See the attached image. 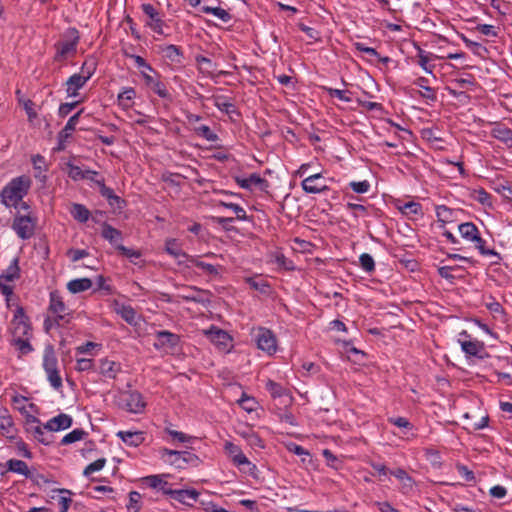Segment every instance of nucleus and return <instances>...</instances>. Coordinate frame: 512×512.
Masks as SVG:
<instances>
[{
    "mask_svg": "<svg viewBox=\"0 0 512 512\" xmlns=\"http://www.w3.org/2000/svg\"><path fill=\"white\" fill-rule=\"evenodd\" d=\"M32 180L27 175H20L11 179L0 193L1 202L6 207L17 208L18 204L28 194Z\"/></svg>",
    "mask_w": 512,
    "mask_h": 512,
    "instance_id": "nucleus-1",
    "label": "nucleus"
},
{
    "mask_svg": "<svg viewBox=\"0 0 512 512\" xmlns=\"http://www.w3.org/2000/svg\"><path fill=\"white\" fill-rule=\"evenodd\" d=\"M80 41L79 31L75 27H69L61 37V40L54 44L56 54L54 61L60 62L67 59L69 55L73 56L77 52V46Z\"/></svg>",
    "mask_w": 512,
    "mask_h": 512,
    "instance_id": "nucleus-2",
    "label": "nucleus"
},
{
    "mask_svg": "<svg viewBox=\"0 0 512 512\" xmlns=\"http://www.w3.org/2000/svg\"><path fill=\"white\" fill-rule=\"evenodd\" d=\"M161 458L168 462L170 465L175 466L177 469H185L188 465L197 467L201 460L200 458L189 451H177L168 448L160 450Z\"/></svg>",
    "mask_w": 512,
    "mask_h": 512,
    "instance_id": "nucleus-3",
    "label": "nucleus"
},
{
    "mask_svg": "<svg viewBox=\"0 0 512 512\" xmlns=\"http://www.w3.org/2000/svg\"><path fill=\"white\" fill-rule=\"evenodd\" d=\"M37 225V217L32 213L20 214L19 212L14 216L12 222V229L17 236L22 240L30 239L35 232Z\"/></svg>",
    "mask_w": 512,
    "mask_h": 512,
    "instance_id": "nucleus-4",
    "label": "nucleus"
},
{
    "mask_svg": "<svg viewBox=\"0 0 512 512\" xmlns=\"http://www.w3.org/2000/svg\"><path fill=\"white\" fill-rule=\"evenodd\" d=\"M12 338H23L32 336V326L29 317L25 314L24 308L17 305L13 319L10 323Z\"/></svg>",
    "mask_w": 512,
    "mask_h": 512,
    "instance_id": "nucleus-5",
    "label": "nucleus"
},
{
    "mask_svg": "<svg viewBox=\"0 0 512 512\" xmlns=\"http://www.w3.org/2000/svg\"><path fill=\"white\" fill-rule=\"evenodd\" d=\"M153 344L156 350H162L168 354H174L180 350L181 338L178 334L167 330H160L155 333Z\"/></svg>",
    "mask_w": 512,
    "mask_h": 512,
    "instance_id": "nucleus-6",
    "label": "nucleus"
},
{
    "mask_svg": "<svg viewBox=\"0 0 512 512\" xmlns=\"http://www.w3.org/2000/svg\"><path fill=\"white\" fill-rule=\"evenodd\" d=\"M120 407L130 413H142L146 407V403L140 392L125 391L120 396Z\"/></svg>",
    "mask_w": 512,
    "mask_h": 512,
    "instance_id": "nucleus-7",
    "label": "nucleus"
},
{
    "mask_svg": "<svg viewBox=\"0 0 512 512\" xmlns=\"http://www.w3.org/2000/svg\"><path fill=\"white\" fill-rule=\"evenodd\" d=\"M110 308L113 312L119 315L127 324L131 326H138L141 321V316L132 308L131 305H126L118 299H114L110 303Z\"/></svg>",
    "mask_w": 512,
    "mask_h": 512,
    "instance_id": "nucleus-8",
    "label": "nucleus"
},
{
    "mask_svg": "<svg viewBox=\"0 0 512 512\" xmlns=\"http://www.w3.org/2000/svg\"><path fill=\"white\" fill-rule=\"evenodd\" d=\"M257 348L272 355L277 350V341L273 332L266 328H259L255 336Z\"/></svg>",
    "mask_w": 512,
    "mask_h": 512,
    "instance_id": "nucleus-9",
    "label": "nucleus"
},
{
    "mask_svg": "<svg viewBox=\"0 0 512 512\" xmlns=\"http://www.w3.org/2000/svg\"><path fill=\"white\" fill-rule=\"evenodd\" d=\"M141 9L146 16H148L149 20L146 22V26L152 29L155 33L159 35H163V26L165 25L164 21L160 18V13L158 10L149 3H143L141 5Z\"/></svg>",
    "mask_w": 512,
    "mask_h": 512,
    "instance_id": "nucleus-10",
    "label": "nucleus"
},
{
    "mask_svg": "<svg viewBox=\"0 0 512 512\" xmlns=\"http://www.w3.org/2000/svg\"><path fill=\"white\" fill-rule=\"evenodd\" d=\"M141 75L144 79L145 85L150 88L155 94H157L160 98L171 101V94L168 92L166 85L160 81V75L155 74L156 77L142 71Z\"/></svg>",
    "mask_w": 512,
    "mask_h": 512,
    "instance_id": "nucleus-11",
    "label": "nucleus"
},
{
    "mask_svg": "<svg viewBox=\"0 0 512 512\" xmlns=\"http://www.w3.org/2000/svg\"><path fill=\"white\" fill-rule=\"evenodd\" d=\"M206 334L209 339L214 343L220 350L229 351L231 347L232 337L224 330L212 326Z\"/></svg>",
    "mask_w": 512,
    "mask_h": 512,
    "instance_id": "nucleus-12",
    "label": "nucleus"
},
{
    "mask_svg": "<svg viewBox=\"0 0 512 512\" xmlns=\"http://www.w3.org/2000/svg\"><path fill=\"white\" fill-rule=\"evenodd\" d=\"M84 109L79 110L77 113L72 115L64 128L58 133L57 140H58V150L65 148V143L68 141V139L72 136V133L75 131L76 125L79 122V118L81 114L83 113Z\"/></svg>",
    "mask_w": 512,
    "mask_h": 512,
    "instance_id": "nucleus-13",
    "label": "nucleus"
},
{
    "mask_svg": "<svg viewBox=\"0 0 512 512\" xmlns=\"http://www.w3.org/2000/svg\"><path fill=\"white\" fill-rule=\"evenodd\" d=\"M323 176L321 173H316L304 178L301 182L302 189L308 194H318L325 191H329L330 188L319 182Z\"/></svg>",
    "mask_w": 512,
    "mask_h": 512,
    "instance_id": "nucleus-14",
    "label": "nucleus"
},
{
    "mask_svg": "<svg viewBox=\"0 0 512 512\" xmlns=\"http://www.w3.org/2000/svg\"><path fill=\"white\" fill-rule=\"evenodd\" d=\"M235 182L243 189L252 190V186H258L261 191H265L269 187V182L257 173H252L248 178L233 176Z\"/></svg>",
    "mask_w": 512,
    "mask_h": 512,
    "instance_id": "nucleus-15",
    "label": "nucleus"
},
{
    "mask_svg": "<svg viewBox=\"0 0 512 512\" xmlns=\"http://www.w3.org/2000/svg\"><path fill=\"white\" fill-rule=\"evenodd\" d=\"M122 371L120 362L102 358L99 360L98 372L105 378L116 379L117 375Z\"/></svg>",
    "mask_w": 512,
    "mask_h": 512,
    "instance_id": "nucleus-16",
    "label": "nucleus"
},
{
    "mask_svg": "<svg viewBox=\"0 0 512 512\" xmlns=\"http://www.w3.org/2000/svg\"><path fill=\"white\" fill-rule=\"evenodd\" d=\"M72 423L73 419L70 415L60 413L57 416L51 418L46 424H44V428L50 432H56L70 428Z\"/></svg>",
    "mask_w": 512,
    "mask_h": 512,
    "instance_id": "nucleus-17",
    "label": "nucleus"
},
{
    "mask_svg": "<svg viewBox=\"0 0 512 512\" xmlns=\"http://www.w3.org/2000/svg\"><path fill=\"white\" fill-rule=\"evenodd\" d=\"M169 496L187 506H193L192 502H196L200 493L195 489H175L174 491H168Z\"/></svg>",
    "mask_w": 512,
    "mask_h": 512,
    "instance_id": "nucleus-18",
    "label": "nucleus"
},
{
    "mask_svg": "<svg viewBox=\"0 0 512 512\" xmlns=\"http://www.w3.org/2000/svg\"><path fill=\"white\" fill-rule=\"evenodd\" d=\"M49 311L57 316L59 319H65L66 315H68L67 307L64 304L62 297L59 296L58 290H52L50 293V304Z\"/></svg>",
    "mask_w": 512,
    "mask_h": 512,
    "instance_id": "nucleus-19",
    "label": "nucleus"
},
{
    "mask_svg": "<svg viewBox=\"0 0 512 512\" xmlns=\"http://www.w3.org/2000/svg\"><path fill=\"white\" fill-rule=\"evenodd\" d=\"M163 476L164 475H149L142 478V483L152 489L161 491L164 495L169 496L168 491H174L175 489L170 487V484L163 479Z\"/></svg>",
    "mask_w": 512,
    "mask_h": 512,
    "instance_id": "nucleus-20",
    "label": "nucleus"
},
{
    "mask_svg": "<svg viewBox=\"0 0 512 512\" xmlns=\"http://www.w3.org/2000/svg\"><path fill=\"white\" fill-rule=\"evenodd\" d=\"M429 80L426 77H418L414 84L420 87L422 90L415 91L420 97L430 101L432 103L437 101V93L436 90L430 86H428Z\"/></svg>",
    "mask_w": 512,
    "mask_h": 512,
    "instance_id": "nucleus-21",
    "label": "nucleus"
},
{
    "mask_svg": "<svg viewBox=\"0 0 512 512\" xmlns=\"http://www.w3.org/2000/svg\"><path fill=\"white\" fill-rule=\"evenodd\" d=\"M116 436L130 447H138L145 440L144 432L142 431H118Z\"/></svg>",
    "mask_w": 512,
    "mask_h": 512,
    "instance_id": "nucleus-22",
    "label": "nucleus"
},
{
    "mask_svg": "<svg viewBox=\"0 0 512 512\" xmlns=\"http://www.w3.org/2000/svg\"><path fill=\"white\" fill-rule=\"evenodd\" d=\"M20 277V268L18 266V259L15 258L11 262V264L7 267L2 274H0V288H12L9 285L3 283V280L6 282H13L15 279Z\"/></svg>",
    "mask_w": 512,
    "mask_h": 512,
    "instance_id": "nucleus-23",
    "label": "nucleus"
},
{
    "mask_svg": "<svg viewBox=\"0 0 512 512\" xmlns=\"http://www.w3.org/2000/svg\"><path fill=\"white\" fill-rule=\"evenodd\" d=\"M491 136L512 148V129L497 123L491 130Z\"/></svg>",
    "mask_w": 512,
    "mask_h": 512,
    "instance_id": "nucleus-24",
    "label": "nucleus"
},
{
    "mask_svg": "<svg viewBox=\"0 0 512 512\" xmlns=\"http://www.w3.org/2000/svg\"><path fill=\"white\" fill-rule=\"evenodd\" d=\"M458 343L461 346L462 351L467 356L479 357V353L484 351L485 346L484 343L478 340H461L458 339ZM480 358H483L480 356Z\"/></svg>",
    "mask_w": 512,
    "mask_h": 512,
    "instance_id": "nucleus-25",
    "label": "nucleus"
},
{
    "mask_svg": "<svg viewBox=\"0 0 512 512\" xmlns=\"http://www.w3.org/2000/svg\"><path fill=\"white\" fill-rule=\"evenodd\" d=\"M101 236L116 248L123 239L122 232L107 222L102 224Z\"/></svg>",
    "mask_w": 512,
    "mask_h": 512,
    "instance_id": "nucleus-26",
    "label": "nucleus"
},
{
    "mask_svg": "<svg viewBox=\"0 0 512 512\" xmlns=\"http://www.w3.org/2000/svg\"><path fill=\"white\" fill-rule=\"evenodd\" d=\"M29 421L38 424L37 426L32 428V432L34 434L35 439L45 446L50 445L53 442V436L51 434H47L44 431L46 429L44 428V426H40V420L35 416H31V419Z\"/></svg>",
    "mask_w": 512,
    "mask_h": 512,
    "instance_id": "nucleus-27",
    "label": "nucleus"
},
{
    "mask_svg": "<svg viewBox=\"0 0 512 512\" xmlns=\"http://www.w3.org/2000/svg\"><path fill=\"white\" fill-rule=\"evenodd\" d=\"M165 251L178 260L181 264L184 262L183 259H187L188 255L181 249L176 239H168L165 242Z\"/></svg>",
    "mask_w": 512,
    "mask_h": 512,
    "instance_id": "nucleus-28",
    "label": "nucleus"
},
{
    "mask_svg": "<svg viewBox=\"0 0 512 512\" xmlns=\"http://www.w3.org/2000/svg\"><path fill=\"white\" fill-rule=\"evenodd\" d=\"M43 368L45 372L58 369V360L52 345H47L44 349Z\"/></svg>",
    "mask_w": 512,
    "mask_h": 512,
    "instance_id": "nucleus-29",
    "label": "nucleus"
},
{
    "mask_svg": "<svg viewBox=\"0 0 512 512\" xmlns=\"http://www.w3.org/2000/svg\"><path fill=\"white\" fill-rule=\"evenodd\" d=\"M7 470L25 476L26 479L30 476L32 469H30L26 462L18 459H9L6 462Z\"/></svg>",
    "mask_w": 512,
    "mask_h": 512,
    "instance_id": "nucleus-30",
    "label": "nucleus"
},
{
    "mask_svg": "<svg viewBox=\"0 0 512 512\" xmlns=\"http://www.w3.org/2000/svg\"><path fill=\"white\" fill-rule=\"evenodd\" d=\"M28 479L39 488L56 483L55 479L50 474L39 473L36 469L32 468Z\"/></svg>",
    "mask_w": 512,
    "mask_h": 512,
    "instance_id": "nucleus-31",
    "label": "nucleus"
},
{
    "mask_svg": "<svg viewBox=\"0 0 512 512\" xmlns=\"http://www.w3.org/2000/svg\"><path fill=\"white\" fill-rule=\"evenodd\" d=\"M68 167V176L73 181L84 180V178H88V175H98L97 171H93L90 169L83 170L81 167L74 165L72 163H67Z\"/></svg>",
    "mask_w": 512,
    "mask_h": 512,
    "instance_id": "nucleus-32",
    "label": "nucleus"
},
{
    "mask_svg": "<svg viewBox=\"0 0 512 512\" xmlns=\"http://www.w3.org/2000/svg\"><path fill=\"white\" fill-rule=\"evenodd\" d=\"M161 51L165 58L169 59L171 62L180 64L183 59V51L179 46L170 44L165 45L161 48Z\"/></svg>",
    "mask_w": 512,
    "mask_h": 512,
    "instance_id": "nucleus-33",
    "label": "nucleus"
},
{
    "mask_svg": "<svg viewBox=\"0 0 512 512\" xmlns=\"http://www.w3.org/2000/svg\"><path fill=\"white\" fill-rule=\"evenodd\" d=\"M418 50V64L427 73L432 74L435 65H429V61L432 58H436L432 53H426L420 46H417Z\"/></svg>",
    "mask_w": 512,
    "mask_h": 512,
    "instance_id": "nucleus-34",
    "label": "nucleus"
},
{
    "mask_svg": "<svg viewBox=\"0 0 512 512\" xmlns=\"http://www.w3.org/2000/svg\"><path fill=\"white\" fill-rule=\"evenodd\" d=\"M70 213L73 216V218L80 223L87 222L91 215L90 211L86 208V206L79 203L72 204Z\"/></svg>",
    "mask_w": 512,
    "mask_h": 512,
    "instance_id": "nucleus-35",
    "label": "nucleus"
},
{
    "mask_svg": "<svg viewBox=\"0 0 512 512\" xmlns=\"http://www.w3.org/2000/svg\"><path fill=\"white\" fill-rule=\"evenodd\" d=\"M458 230L461 237L467 241H471L473 238L476 239L477 232L479 231L477 226L472 222L461 223L458 226Z\"/></svg>",
    "mask_w": 512,
    "mask_h": 512,
    "instance_id": "nucleus-36",
    "label": "nucleus"
},
{
    "mask_svg": "<svg viewBox=\"0 0 512 512\" xmlns=\"http://www.w3.org/2000/svg\"><path fill=\"white\" fill-rule=\"evenodd\" d=\"M265 388L270 393L272 398H280L282 396L288 395V390L285 387L271 379L266 381Z\"/></svg>",
    "mask_w": 512,
    "mask_h": 512,
    "instance_id": "nucleus-37",
    "label": "nucleus"
},
{
    "mask_svg": "<svg viewBox=\"0 0 512 512\" xmlns=\"http://www.w3.org/2000/svg\"><path fill=\"white\" fill-rule=\"evenodd\" d=\"M460 38L465 43V45L472 50V52L475 55H477L481 58H484L485 54L488 53V49L485 46H483L481 43L470 40L464 34H461Z\"/></svg>",
    "mask_w": 512,
    "mask_h": 512,
    "instance_id": "nucleus-38",
    "label": "nucleus"
},
{
    "mask_svg": "<svg viewBox=\"0 0 512 512\" xmlns=\"http://www.w3.org/2000/svg\"><path fill=\"white\" fill-rule=\"evenodd\" d=\"M201 11L206 14H213L225 23L232 19L231 14L227 10L220 7L202 6Z\"/></svg>",
    "mask_w": 512,
    "mask_h": 512,
    "instance_id": "nucleus-39",
    "label": "nucleus"
},
{
    "mask_svg": "<svg viewBox=\"0 0 512 512\" xmlns=\"http://www.w3.org/2000/svg\"><path fill=\"white\" fill-rule=\"evenodd\" d=\"M136 96V91L132 87H126L123 91L118 95V104L122 106L124 109H128L131 107V101Z\"/></svg>",
    "mask_w": 512,
    "mask_h": 512,
    "instance_id": "nucleus-40",
    "label": "nucleus"
},
{
    "mask_svg": "<svg viewBox=\"0 0 512 512\" xmlns=\"http://www.w3.org/2000/svg\"><path fill=\"white\" fill-rule=\"evenodd\" d=\"M219 207H224V208H227V209H231L235 214H236V218L237 220H241V221H246L248 220V216L246 214V211L244 210L243 207H241L240 205L238 204H235V203H232V202H225V201H218V204H217Z\"/></svg>",
    "mask_w": 512,
    "mask_h": 512,
    "instance_id": "nucleus-41",
    "label": "nucleus"
},
{
    "mask_svg": "<svg viewBox=\"0 0 512 512\" xmlns=\"http://www.w3.org/2000/svg\"><path fill=\"white\" fill-rule=\"evenodd\" d=\"M53 491L62 494V496H60L58 499V503L60 505L59 512H68V509L72 503V499L70 497L72 495V491L65 488H59Z\"/></svg>",
    "mask_w": 512,
    "mask_h": 512,
    "instance_id": "nucleus-42",
    "label": "nucleus"
},
{
    "mask_svg": "<svg viewBox=\"0 0 512 512\" xmlns=\"http://www.w3.org/2000/svg\"><path fill=\"white\" fill-rule=\"evenodd\" d=\"M29 340L30 337L12 338L10 344L17 347L21 354L27 355L33 351V347Z\"/></svg>",
    "mask_w": 512,
    "mask_h": 512,
    "instance_id": "nucleus-43",
    "label": "nucleus"
},
{
    "mask_svg": "<svg viewBox=\"0 0 512 512\" xmlns=\"http://www.w3.org/2000/svg\"><path fill=\"white\" fill-rule=\"evenodd\" d=\"M0 431L4 436H10L14 431L13 419L6 411L0 415Z\"/></svg>",
    "mask_w": 512,
    "mask_h": 512,
    "instance_id": "nucleus-44",
    "label": "nucleus"
},
{
    "mask_svg": "<svg viewBox=\"0 0 512 512\" xmlns=\"http://www.w3.org/2000/svg\"><path fill=\"white\" fill-rule=\"evenodd\" d=\"M471 242L474 243L476 249L479 250L480 254L483 256H498V254L494 251V249H489L486 247V241L480 236V232H477L476 239L473 238Z\"/></svg>",
    "mask_w": 512,
    "mask_h": 512,
    "instance_id": "nucleus-45",
    "label": "nucleus"
},
{
    "mask_svg": "<svg viewBox=\"0 0 512 512\" xmlns=\"http://www.w3.org/2000/svg\"><path fill=\"white\" fill-rule=\"evenodd\" d=\"M87 435V432L83 429L77 428L66 434L62 439L61 445H68L74 442L82 440Z\"/></svg>",
    "mask_w": 512,
    "mask_h": 512,
    "instance_id": "nucleus-46",
    "label": "nucleus"
},
{
    "mask_svg": "<svg viewBox=\"0 0 512 512\" xmlns=\"http://www.w3.org/2000/svg\"><path fill=\"white\" fill-rule=\"evenodd\" d=\"M453 215V210L445 205H439L436 207V216L438 218V222H441V227L443 228L445 224L451 221Z\"/></svg>",
    "mask_w": 512,
    "mask_h": 512,
    "instance_id": "nucleus-47",
    "label": "nucleus"
},
{
    "mask_svg": "<svg viewBox=\"0 0 512 512\" xmlns=\"http://www.w3.org/2000/svg\"><path fill=\"white\" fill-rule=\"evenodd\" d=\"M388 422L402 429L404 434H407L414 428V425L405 417H389Z\"/></svg>",
    "mask_w": 512,
    "mask_h": 512,
    "instance_id": "nucleus-48",
    "label": "nucleus"
},
{
    "mask_svg": "<svg viewBox=\"0 0 512 512\" xmlns=\"http://www.w3.org/2000/svg\"><path fill=\"white\" fill-rule=\"evenodd\" d=\"M97 68V60L94 57H88L82 64L81 71L84 77H87V81L92 77Z\"/></svg>",
    "mask_w": 512,
    "mask_h": 512,
    "instance_id": "nucleus-49",
    "label": "nucleus"
},
{
    "mask_svg": "<svg viewBox=\"0 0 512 512\" xmlns=\"http://www.w3.org/2000/svg\"><path fill=\"white\" fill-rule=\"evenodd\" d=\"M193 130L198 136L208 141L215 142L219 139L218 135L214 133L207 125H200L198 127H194Z\"/></svg>",
    "mask_w": 512,
    "mask_h": 512,
    "instance_id": "nucleus-50",
    "label": "nucleus"
},
{
    "mask_svg": "<svg viewBox=\"0 0 512 512\" xmlns=\"http://www.w3.org/2000/svg\"><path fill=\"white\" fill-rule=\"evenodd\" d=\"M141 498V494L137 491L129 493V504L127 505L129 512H139L141 510Z\"/></svg>",
    "mask_w": 512,
    "mask_h": 512,
    "instance_id": "nucleus-51",
    "label": "nucleus"
},
{
    "mask_svg": "<svg viewBox=\"0 0 512 512\" xmlns=\"http://www.w3.org/2000/svg\"><path fill=\"white\" fill-rule=\"evenodd\" d=\"M322 455L326 461V464L333 468V469H340L343 465V462L336 456L332 453V451H330L329 449H324L322 451Z\"/></svg>",
    "mask_w": 512,
    "mask_h": 512,
    "instance_id": "nucleus-52",
    "label": "nucleus"
},
{
    "mask_svg": "<svg viewBox=\"0 0 512 512\" xmlns=\"http://www.w3.org/2000/svg\"><path fill=\"white\" fill-rule=\"evenodd\" d=\"M239 405L247 412H253L256 410L257 401L254 397L248 396L246 393H242L241 398L238 400Z\"/></svg>",
    "mask_w": 512,
    "mask_h": 512,
    "instance_id": "nucleus-53",
    "label": "nucleus"
},
{
    "mask_svg": "<svg viewBox=\"0 0 512 512\" xmlns=\"http://www.w3.org/2000/svg\"><path fill=\"white\" fill-rule=\"evenodd\" d=\"M234 219L233 217H213V222L226 232H237V228L231 225Z\"/></svg>",
    "mask_w": 512,
    "mask_h": 512,
    "instance_id": "nucleus-54",
    "label": "nucleus"
},
{
    "mask_svg": "<svg viewBox=\"0 0 512 512\" xmlns=\"http://www.w3.org/2000/svg\"><path fill=\"white\" fill-rule=\"evenodd\" d=\"M105 464H106V459L105 458H99L96 461L90 463L89 465H87L85 467V469L83 471V475L88 478L94 472H97V471H100L101 469H103Z\"/></svg>",
    "mask_w": 512,
    "mask_h": 512,
    "instance_id": "nucleus-55",
    "label": "nucleus"
},
{
    "mask_svg": "<svg viewBox=\"0 0 512 512\" xmlns=\"http://www.w3.org/2000/svg\"><path fill=\"white\" fill-rule=\"evenodd\" d=\"M75 369L78 372L94 371L95 370L94 360L89 359V358H78L76 360Z\"/></svg>",
    "mask_w": 512,
    "mask_h": 512,
    "instance_id": "nucleus-56",
    "label": "nucleus"
},
{
    "mask_svg": "<svg viewBox=\"0 0 512 512\" xmlns=\"http://www.w3.org/2000/svg\"><path fill=\"white\" fill-rule=\"evenodd\" d=\"M86 82L87 77H84L83 75L76 73L68 78V80L66 81V85L74 87V90H79L86 84Z\"/></svg>",
    "mask_w": 512,
    "mask_h": 512,
    "instance_id": "nucleus-57",
    "label": "nucleus"
},
{
    "mask_svg": "<svg viewBox=\"0 0 512 512\" xmlns=\"http://www.w3.org/2000/svg\"><path fill=\"white\" fill-rule=\"evenodd\" d=\"M47 374V379L50 383V385L55 389V390H59L62 388V378L59 374V370L56 369V370H51V371H48L46 372Z\"/></svg>",
    "mask_w": 512,
    "mask_h": 512,
    "instance_id": "nucleus-58",
    "label": "nucleus"
},
{
    "mask_svg": "<svg viewBox=\"0 0 512 512\" xmlns=\"http://www.w3.org/2000/svg\"><path fill=\"white\" fill-rule=\"evenodd\" d=\"M93 281L90 278H78L67 283L66 288H92Z\"/></svg>",
    "mask_w": 512,
    "mask_h": 512,
    "instance_id": "nucleus-59",
    "label": "nucleus"
},
{
    "mask_svg": "<svg viewBox=\"0 0 512 512\" xmlns=\"http://www.w3.org/2000/svg\"><path fill=\"white\" fill-rule=\"evenodd\" d=\"M275 263L279 268H282L284 270H293L294 269V263L292 260L285 257L282 253H277L275 255Z\"/></svg>",
    "mask_w": 512,
    "mask_h": 512,
    "instance_id": "nucleus-60",
    "label": "nucleus"
},
{
    "mask_svg": "<svg viewBox=\"0 0 512 512\" xmlns=\"http://www.w3.org/2000/svg\"><path fill=\"white\" fill-rule=\"evenodd\" d=\"M116 250L120 255L125 256L130 259H138L141 256L140 251L130 249L122 244L116 245Z\"/></svg>",
    "mask_w": 512,
    "mask_h": 512,
    "instance_id": "nucleus-61",
    "label": "nucleus"
},
{
    "mask_svg": "<svg viewBox=\"0 0 512 512\" xmlns=\"http://www.w3.org/2000/svg\"><path fill=\"white\" fill-rule=\"evenodd\" d=\"M359 261H360L361 267L365 271L371 272V271L374 270L375 262H374L373 257L370 254H368V253L361 254L360 257H359Z\"/></svg>",
    "mask_w": 512,
    "mask_h": 512,
    "instance_id": "nucleus-62",
    "label": "nucleus"
},
{
    "mask_svg": "<svg viewBox=\"0 0 512 512\" xmlns=\"http://www.w3.org/2000/svg\"><path fill=\"white\" fill-rule=\"evenodd\" d=\"M402 212L405 214H423L422 212V205L417 202H407L404 204V206L401 208Z\"/></svg>",
    "mask_w": 512,
    "mask_h": 512,
    "instance_id": "nucleus-63",
    "label": "nucleus"
},
{
    "mask_svg": "<svg viewBox=\"0 0 512 512\" xmlns=\"http://www.w3.org/2000/svg\"><path fill=\"white\" fill-rule=\"evenodd\" d=\"M456 470L467 482L475 481L476 478L474 472L466 465L458 463L456 464Z\"/></svg>",
    "mask_w": 512,
    "mask_h": 512,
    "instance_id": "nucleus-64",
    "label": "nucleus"
}]
</instances>
